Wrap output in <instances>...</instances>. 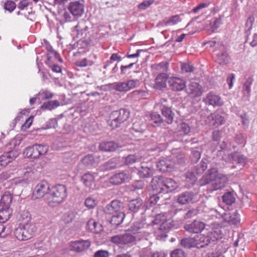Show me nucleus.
Wrapping results in <instances>:
<instances>
[{"mask_svg":"<svg viewBox=\"0 0 257 257\" xmlns=\"http://www.w3.org/2000/svg\"><path fill=\"white\" fill-rule=\"evenodd\" d=\"M228 181L226 175L219 173L217 169L210 168L199 181L200 186L210 185V191L220 190L224 188Z\"/></svg>","mask_w":257,"mask_h":257,"instance_id":"f257e3e1","label":"nucleus"},{"mask_svg":"<svg viewBox=\"0 0 257 257\" xmlns=\"http://www.w3.org/2000/svg\"><path fill=\"white\" fill-rule=\"evenodd\" d=\"M153 223L159 225L155 231L156 237L159 239H165L167 236L168 232L174 226L173 219L165 213L157 214Z\"/></svg>","mask_w":257,"mask_h":257,"instance_id":"f03ea898","label":"nucleus"},{"mask_svg":"<svg viewBox=\"0 0 257 257\" xmlns=\"http://www.w3.org/2000/svg\"><path fill=\"white\" fill-rule=\"evenodd\" d=\"M67 197V189L65 185L58 184L50 189L46 197L47 203L54 207L62 203Z\"/></svg>","mask_w":257,"mask_h":257,"instance_id":"7ed1b4c3","label":"nucleus"},{"mask_svg":"<svg viewBox=\"0 0 257 257\" xmlns=\"http://www.w3.org/2000/svg\"><path fill=\"white\" fill-rule=\"evenodd\" d=\"M37 227L33 222H28L20 224L14 231L16 237L19 240H27L33 237Z\"/></svg>","mask_w":257,"mask_h":257,"instance_id":"20e7f679","label":"nucleus"},{"mask_svg":"<svg viewBox=\"0 0 257 257\" xmlns=\"http://www.w3.org/2000/svg\"><path fill=\"white\" fill-rule=\"evenodd\" d=\"M130 114L129 110L124 108L112 111L108 121L109 125L112 128L119 127L121 123L127 120Z\"/></svg>","mask_w":257,"mask_h":257,"instance_id":"39448f33","label":"nucleus"},{"mask_svg":"<svg viewBox=\"0 0 257 257\" xmlns=\"http://www.w3.org/2000/svg\"><path fill=\"white\" fill-rule=\"evenodd\" d=\"M13 197L9 192H6L0 200V206L3 209V215L0 214V219L3 221L8 220L12 214V210L10 208L12 202Z\"/></svg>","mask_w":257,"mask_h":257,"instance_id":"423d86ee","label":"nucleus"},{"mask_svg":"<svg viewBox=\"0 0 257 257\" xmlns=\"http://www.w3.org/2000/svg\"><path fill=\"white\" fill-rule=\"evenodd\" d=\"M48 149V146L47 145L35 144L26 148L24 154L27 158L36 159L47 153Z\"/></svg>","mask_w":257,"mask_h":257,"instance_id":"0eeeda50","label":"nucleus"},{"mask_svg":"<svg viewBox=\"0 0 257 257\" xmlns=\"http://www.w3.org/2000/svg\"><path fill=\"white\" fill-rule=\"evenodd\" d=\"M218 214L221 216L224 222L228 223L230 225H235L239 222V215L237 211H235L233 213L226 212L221 215L218 214L216 210H211L209 216L212 217V219H213L214 218H217L218 217Z\"/></svg>","mask_w":257,"mask_h":257,"instance_id":"6e6552de","label":"nucleus"},{"mask_svg":"<svg viewBox=\"0 0 257 257\" xmlns=\"http://www.w3.org/2000/svg\"><path fill=\"white\" fill-rule=\"evenodd\" d=\"M139 82L138 79L128 80L125 82H118L112 83L113 88L118 91H127L137 87Z\"/></svg>","mask_w":257,"mask_h":257,"instance_id":"1a4fd4ad","label":"nucleus"},{"mask_svg":"<svg viewBox=\"0 0 257 257\" xmlns=\"http://www.w3.org/2000/svg\"><path fill=\"white\" fill-rule=\"evenodd\" d=\"M222 224L213 222L211 224V228L206 233L210 242L215 241L222 237L223 234L221 230Z\"/></svg>","mask_w":257,"mask_h":257,"instance_id":"9d476101","label":"nucleus"},{"mask_svg":"<svg viewBox=\"0 0 257 257\" xmlns=\"http://www.w3.org/2000/svg\"><path fill=\"white\" fill-rule=\"evenodd\" d=\"M136 237L129 233L114 235L111 237L110 241L117 244H129L135 242Z\"/></svg>","mask_w":257,"mask_h":257,"instance_id":"9b49d317","label":"nucleus"},{"mask_svg":"<svg viewBox=\"0 0 257 257\" xmlns=\"http://www.w3.org/2000/svg\"><path fill=\"white\" fill-rule=\"evenodd\" d=\"M224 116L219 111H216L211 113L207 118V122L210 126L218 127L225 123Z\"/></svg>","mask_w":257,"mask_h":257,"instance_id":"f8f14e48","label":"nucleus"},{"mask_svg":"<svg viewBox=\"0 0 257 257\" xmlns=\"http://www.w3.org/2000/svg\"><path fill=\"white\" fill-rule=\"evenodd\" d=\"M50 190L49 184L46 181H43L35 187L33 197L35 199L42 198L45 195L49 194Z\"/></svg>","mask_w":257,"mask_h":257,"instance_id":"ddd939ff","label":"nucleus"},{"mask_svg":"<svg viewBox=\"0 0 257 257\" xmlns=\"http://www.w3.org/2000/svg\"><path fill=\"white\" fill-rule=\"evenodd\" d=\"M148 227L149 225L145 221L141 220L134 222L130 227V230L134 234H140V237H143L147 235Z\"/></svg>","mask_w":257,"mask_h":257,"instance_id":"4468645a","label":"nucleus"},{"mask_svg":"<svg viewBox=\"0 0 257 257\" xmlns=\"http://www.w3.org/2000/svg\"><path fill=\"white\" fill-rule=\"evenodd\" d=\"M147 129V124L142 119L136 118L133 122L132 127L131 128V133L135 137H139Z\"/></svg>","mask_w":257,"mask_h":257,"instance_id":"2eb2a0df","label":"nucleus"},{"mask_svg":"<svg viewBox=\"0 0 257 257\" xmlns=\"http://www.w3.org/2000/svg\"><path fill=\"white\" fill-rule=\"evenodd\" d=\"M84 8L83 4L80 1L70 2L67 6V10L76 19L81 17L84 13Z\"/></svg>","mask_w":257,"mask_h":257,"instance_id":"dca6fc26","label":"nucleus"},{"mask_svg":"<svg viewBox=\"0 0 257 257\" xmlns=\"http://www.w3.org/2000/svg\"><path fill=\"white\" fill-rule=\"evenodd\" d=\"M91 245V241L88 240L79 239L71 242L70 245L71 250L81 252L87 249Z\"/></svg>","mask_w":257,"mask_h":257,"instance_id":"f3484780","label":"nucleus"},{"mask_svg":"<svg viewBox=\"0 0 257 257\" xmlns=\"http://www.w3.org/2000/svg\"><path fill=\"white\" fill-rule=\"evenodd\" d=\"M102 160L100 155L88 154L85 156L81 161L86 167L90 168L96 166Z\"/></svg>","mask_w":257,"mask_h":257,"instance_id":"a211bd4d","label":"nucleus"},{"mask_svg":"<svg viewBox=\"0 0 257 257\" xmlns=\"http://www.w3.org/2000/svg\"><path fill=\"white\" fill-rule=\"evenodd\" d=\"M123 204L120 201L115 200L112 201L110 203L107 204L104 209V212L108 214H114L122 211L123 208Z\"/></svg>","mask_w":257,"mask_h":257,"instance_id":"6ab92c4d","label":"nucleus"},{"mask_svg":"<svg viewBox=\"0 0 257 257\" xmlns=\"http://www.w3.org/2000/svg\"><path fill=\"white\" fill-rule=\"evenodd\" d=\"M170 88L175 91L183 90L186 87V81L181 78L173 77L168 81Z\"/></svg>","mask_w":257,"mask_h":257,"instance_id":"aec40b11","label":"nucleus"},{"mask_svg":"<svg viewBox=\"0 0 257 257\" xmlns=\"http://www.w3.org/2000/svg\"><path fill=\"white\" fill-rule=\"evenodd\" d=\"M205 227V223L201 221L195 220L191 223L185 224L184 229L189 232L198 233L201 232Z\"/></svg>","mask_w":257,"mask_h":257,"instance_id":"412c9836","label":"nucleus"},{"mask_svg":"<svg viewBox=\"0 0 257 257\" xmlns=\"http://www.w3.org/2000/svg\"><path fill=\"white\" fill-rule=\"evenodd\" d=\"M130 180V175L128 173L122 171L116 173L111 176L109 179L110 183L113 185H118L128 181Z\"/></svg>","mask_w":257,"mask_h":257,"instance_id":"4be33fe9","label":"nucleus"},{"mask_svg":"<svg viewBox=\"0 0 257 257\" xmlns=\"http://www.w3.org/2000/svg\"><path fill=\"white\" fill-rule=\"evenodd\" d=\"M19 153L16 150L6 152L0 157V166L5 167L18 157Z\"/></svg>","mask_w":257,"mask_h":257,"instance_id":"5701e85b","label":"nucleus"},{"mask_svg":"<svg viewBox=\"0 0 257 257\" xmlns=\"http://www.w3.org/2000/svg\"><path fill=\"white\" fill-rule=\"evenodd\" d=\"M174 163L171 160L164 158L160 160L157 164V169L162 172H169L173 171Z\"/></svg>","mask_w":257,"mask_h":257,"instance_id":"b1692460","label":"nucleus"},{"mask_svg":"<svg viewBox=\"0 0 257 257\" xmlns=\"http://www.w3.org/2000/svg\"><path fill=\"white\" fill-rule=\"evenodd\" d=\"M120 166V158L119 157H114L102 164L100 166V169L102 171H107L115 169Z\"/></svg>","mask_w":257,"mask_h":257,"instance_id":"393cba45","label":"nucleus"},{"mask_svg":"<svg viewBox=\"0 0 257 257\" xmlns=\"http://www.w3.org/2000/svg\"><path fill=\"white\" fill-rule=\"evenodd\" d=\"M164 177L161 176H156L152 178L151 186L152 189L157 193L164 192Z\"/></svg>","mask_w":257,"mask_h":257,"instance_id":"a878e982","label":"nucleus"},{"mask_svg":"<svg viewBox=\"0 0 257 257\" xmlns=\"http://www.w3.org/2000/svg\"><path fill=\"white\" fill-rule=\"evenodd\" d=\"M128 207L129 210L134 213L145 210L143 201L140 198H137L130 201L128 203Z\"/></svg>","mask_w":257,"mask_h":257,"instance_id":"bb28decb","label":"nucleus"},{"mask_svg":"<svg viewBox=\"0 0 257 257\" xmlns=\"http://www.w3.org/2000/svg\"><path fill=\"white\" fill-rule=\"evenodd\" d=\"M194 196L195 194L192 191L182 192L177 196V202L182 205L189 204L192 202Z\"/></svg>","mask_w":257,"mask_h":257,"instance_id":"cd10ccee","label":"nucleus"},{"mask_svg":"<svg viewBox=\"0 0 257 257\" xmlns=\"http://www.w3.org/2000/svg\"><path fill=\"white\" fill-rule=\"evenodd\" d=\"M160 109L162 115L165 118L164 119V122L168 124H172L174 120L175 114L172 111L170 107L166 105H163Z\"/></svg>","mask_w":257,"mask_h":257,"instance_id":"c85d7f7f","label":"nucleus"},{"mask_svg":"<svg viewBox=\"0 0 257 257\" xmlns=\"http://www.w3.org/2000/svg\"><path fill=\"white\" fill-rule=\"evenodd\" d=\"M119 148L118 144L113 141L102 142L100 143L99 149L103 152H114Z\"/></svg>","mask_w":257,"mask_h":257,"instance_id":"c756f323","label":"nucleus"},{"mask_svg":"<svg viewBox=\"0 0 257 257\" xmlns=\"http://www.w3.org/2000/svg\"><path fill=\"white\" fill-rule=\"evenodd\" d=\"M194 238L195 247L198 248L204 247L211 243L207 233L197 235Z\"/></svg>","mask_w":257,"mask_h":257,"instance_id":"7c9ffc66","label":"nucleus"},{"mask_svg":"<svg viewBox=\"0 0 257 257\" xmlns=\"http://www.w3.org/2000/svg\"><path fill=\"white\" fill-rule=\"evenodd\" d=\"M206 103L212 105L214 106H221L223 104V102L221 97L212 92L209 93L206 96L205 99Z\"/></svg>","mask_w":257,"mask_h":257,"instance_id":"2f4dec72","label":"nucleus"},{"mask_svg":"<svg viewBox=\"0 0 257 257\" xmlns=\"http://www.w3.org/2000/svg\"><path fill=\"white\" fill-rule=\"evenodd\" d=\"M187 92L192 97L199 96L202 94L201 86L196 82H191L188 85Z\"/></svg>","mask_w":257,"mask_h":257,"instance_id":"473e14b6","label":"nucleus"},{"mask_svg":"<svg viewBox=\"0 0 257 257\" xmlns=\"http://www.w3.org/2000/svg\"><path fill=\"white\" fill-rule=\"evenodd\" d=\"M179 183L173 179L164 177V192L168 193L172 192L179 187Z\"/></svg>","mask_w":257,"mask_h":257,"instance_id":"72a5a7b5","label":"nucleus"},{"mask_svg":"<svg viewBox=\"0 0 257 257\" xmlns=\"http://www.w3.org/2000/svg\"><path fill=\"white\" fill-rule=\"evenodd\" d=\"M155 173V169L151 165L142 166L139 170L138 174L141 178H146L152 177Z\"/></svg>","mask_w":257,"mask_h":257,"instance_id":"f704fd0d","label":"nucleus"},{"mask_svg":"<svg viewBox=\"0 0 257 257\" xmlns=\"http://www.w3.org/2000/svg\"><path fill=\"white\" fill-rule=\"evenodd\" d=\"M168 75L166 73H162L159 74L155 79V84L154 87L158 89H163L166 87L167 80Z\"/></svg>","mask_w":257,"mask_h":257,"instance_id":"c9c22d12","label":"nucleus"},{"mask_svg":"<svg viewBox=\"0 0 257 257\" xmlns=\"http://www.w3.org/2000/svg\"><path fill=\"white\" fill-rule=\"evenodd\" d=\"M215 61L220 65H226L230 61V57L227 52L223 50L216 54Z\"/></svg>","mask_w":257,"mask_h":257,"instance_id":"e433bc0d","label":"nucleus"},{"mask_svg":"<svg viewBox=\"0 0 257 257\" xmlns=\"http://www.w3.org/2000/svg\"><path fill=\"white\" fill-rule=\"evenodd\" d=\"M246 157L242 155H240L237 152L232 153L228 155L229 161L235 162L238 164L244 165L246 162Z\"/></svg>","mask_w":257,"mask_h":257,"instance_id":"4c0bfd02","label":"nucleus"},{"mask_svg":"<svg viewBox=\"0 0 257 257\" xmlns=\"http://www.w3.org/2000/svg\"><path fill=\"white\" fill-rule=\"evenodd\" d=\"M60 16L61 21L63 23H68L76 21L77 19L66 10L64 9L59 12Z\"/></svg>","mask_w":257,"mask_h":257,"instance_id":"58836bf2","label":"nucleus"},{"mask_svg":"<svg viewBox=\"0 0 257 257\" xmlns=\"http://www.w3.org/2000/svg\"><path fill=\"white\" fill-rule=\"evenodd\" d=\"M124 217L125 214L123 212L113 214L110 223L114 227H116L122 222Z\"/></svg>","mask_w":257,"mask_h":257,"instance_id":"ea45409f","label":"nucleus"},{"mask_svg":"<svg viewBox=\"0 0 257 257\" xmlns=\"http://www.w3.org/2000/svg\"><path fill=\"white\" fill-rule=\"evenodd\" d=\"M150 118L154 127L160 126L162 125H165L164 119L162 118L161 116L157 112H154L150 114Z\"/></svg>","mask_w":257,"mask_h":257,"instance_id":"a19ab883","label":"nucleus"},{"mask_svg":"<svg viewBox=\"0 0 257 257\" xmlns=\"http://www.w3.org/2000/svg\"><path fill=\"white\" fill-rule=\"evenodd\" d=\"M60 105V103L58 100H51L44 102L40 108L43 110H52Z\"/></svg>","mask_w":257,"mask_h":257,"instance_id":"79ce46f5","label":"nucleus"},{"mask_svg":"<svg viewBox=\"0 0 257 257\" xmlns=\"http://www.w3.org/2000/svg\"><path fill=\"white\" fill-rule=\"evenodd\" d=\"M253 79L251 77H248L246 80L243 86L242 92L243 98L247 100L250 96V86L252 84Z\"/></svg>","mask_w":257,"mask_h":257,"instance_id":"37998d69","label":"nucleus"},{"mask_svg":"<svg viewBox=\"0 0 257 257\" xmlns=\"http://www.w3.org/2000/svg\"><path fill=\"white\" fill-rule=\"evenodd\" d=\"M86 28H87V27H85L84 29H86ZM85 31L86 30L84 31L82 29L80 30V25L79 23H78L77 25L73 28L72 35L74 36L75 38H77V39H81L85 37Z\"/></svg>","mask_w":257,"mask_h":257,"instance_id":"c03bdc74","label":"nucleus"},{"mask_svg":"<svg viewBox=\"0 0 257 257\" xmlns=\"http://www.w3.org/2000/svg\"><path fill=\"white\" fill-rule=\"evenodd\" d=\"M201 155V148L197 147L191 150L190 159L192 163H196L200 159Z\"/></svg>","mask_w":257,"mask_h":257,"instance_id":"a18cd8bd","label":"nucleus"},{"mask_svg":"<svg viewBox=\"0 0 257 257\" xmlns=\"http://www.w3.org/2000/svg\"><path fill=\"white\" fill-rule=\"evenodd\" d=\"M180 244L182 247L185 248H190L195 247L194 237L184 238L180 240Z\"/></svg>","mask_w":257,"mask_h":257,"instance_id":"49530a36","label":"nucleus"},{"mask_svg":"<svg viewBox=\"0 0 257 257\" xmlns=\"http://www.w3.org/2000/svg\"><path fill=\"white\" fill-rule=\"evenodd\" d=\"M81 180L85 186L91 187L94 184V177L92 174L88 173L82 176Z\"/></svg>","mask_w":257,"mask_h":257,"instance_id":"de8ad7c7","label":"nucleus"},{"mask_svg":"<svg viewBox=\"0 0 257 257\" xmlns=\"http://www.w3.org/2000/svg\"><path fill=\"white\" fill-rule=\"evenodd\" d=\"M223 202L228 205H231L235 201V198L233 193L227 192L222 197Z\"/></svg>","mask_w":257,"mask_h":257,"instance_id":"09e8293b","label":"nucleus"},{"mask_svg":"<svg viewBox=\"0 0 257 257\" xmlns=\"http://www.w3.org/2000/svg\"><path fill=\"white\" fill-rule=\"evenodd\" d=\"M181 21L179 15H175L170 17L168 19H165L162 21V24L165 26L174 25Z\"/></svg>","mask_w":257,"mask_h":257,"instance_id":"8fccbe9b","label":"nucleus"},{"mask_svg":"<svg viewBox=\"0 0 257 257\" xmlns=\"http://www.w3.org/2000/svg\"><path fill=\"white\" fill-rule=\"evenodd\" d=\"M98 223L93 219H90L87 223L86 227L88 230L93 232H98L101 229L98 228Z\"/></svg>","mask_w":257,"mask_h":257,"instance_id":"3c124183","label":"nucleus"},{"mask_svg":"<svg viewBox=\"0 0 257 257\" xmlns=\"http://www.w3.org/2000/svg\"><path fill=\"white\" fill-rule=\"evenodd\" d=\"M141 161V158L135 155H130L125 159L124 164L126 165H132L135 163L140 162Z\"/></svg>","mask_w":257,"mask_h":257,"instance_id":"603ef678","label":"nucleus"},{"mask_svg":"<svg viewBox=\"0 0 257 257\" xmlns=\"http://www.w3.org/2000/svg\"><path fill=\"white\" fill-rule=\"evenodd\" d=\"M33 173L31 171H27L25 173L24 178L23 179H19L16 181V183H27L31 181L33 179Z\"/></svg>","mask_w":257,"mask_h":257,"instance_id":"864d4df0","label":"nucleus"},{"mask_svg":"<svg viewBox=\"0 0 257 257\" xmlns=\"http://www.w3.org/2000/svg\"><path fill=\"white\" fill-rule=\"evenodd\" d=\"M98 201L93 197H89L86 199L85 201V205L88 209L94 208L97 204Z\"/></svg>","mask_w":257,"mask_h":257,"instance_id":"5fc2aeb1","label":"nucleus"},{"mask_svg":"<svg viewBox=\"0 0 257 257\" xmlns=\"http://www.w3.org/2000/svg\"><path fill=\"white\" fill-rule=\"evenodd\" d=\"M207 168V163L202 160L199 164L197 165L196 168V172L197 174H202Z\"/></svg>","mask_w":257,"mask_h":257,"instance_id":"6e6d98bb","label":"nucleus"},{"mask_svg":"<svg viewBox=\"0 0 257 257\" xmlns=\"http://www.w3.org/2000/svg\"><path fill=\"white\" fill-rule=\"evenodd\" d=\"M75 217L73 212L69 211L65 213L62 216V220L65 223L71 222Z\"/></svg>","mask_w":257,"mask_h":257,"instance_id":"4d7b16f0","label":"nucleus"},{"mask_svg":"<svg viewBox=\"0 0 257 257\" xmlns=\"http://www.w3.org/2000/svg\"><path fill=\"white\" fill-rule=\"evenodd\" d=\"M179 131L184 135H187L190 132V127L188 124L183 122L179 126Z\"/></svg>","mask_w":257,"mask_h":257,"instance_id":"13d9d810","label":"nucleus"},{"mask_svg":"<svg viewBox=\"0 0 257 257\" xmlns=\"http://www.w3.org/2000/svg\"><path fill=\"white\" fill-rule=\"evenodd\" d=\"M39 95L42 100L49 99L52 98L54 94L49 90H42L39 92Z\"/></svg>","mask_w":257,"mask_h":257,"instance_id":"bf43d9fd","label":"nucleus"},{"mask_svg":"<svg viewBox=\"0 0 257 257\" xmlns=\"http://www.w3.org/2000/svg\"><path fill=\"white\" fill-rule=\"evenodd\" d=\"M145 185L143 180H137L135 181L132 185V190L142 189Z\"/></svg>","mask_w":257,"mask_h":257,"instance_id":"052dcab7","label":"nucleus"},{"mask_svg":"<svg viewBox=\"0 0 257 257\" xmlns=\"http://www.w3.org/2000/svg\"><path fill=\"white\" fill-rule=\"evenodd\" d=\"M16 5L15 2L12 1H8L4 5V9L5 10L12 13L16 8Z\"/></svg>","mask_w":257,"mask_h":257,"instance_id":"680f3d73","label":"nucleus"},{"mask_svg":"<svg viewBox=\"0 0 257 257\" xmlns=\"http://www.w3.org/2000/svg\"><path fill=\"white\" fill-rule=\"evenodd\" d=\"M195 68L190 63H182L181 64V70L184 72H192L194 71Z\"/></svg>","mask_w":257,"mask_h":257,"instance_id":"e2e57ef3","label":"nucleus"},{"mask_svg":"<svg viewBox=\"0 0 257 257\" xmlns=\"http://www.w3.org/2000/svg\"><path fill=\"white\" fill-rule=\"evenodd\" d=\"M154 2V0H145L139 5L138 8L140 10H145L153 4Z\"/></svg>","mask_w":257,"mask_h":257,"instance_id":"0e129e2a","label":"nucleus"},{"mask_svg":"<svg viewBox=\"0 0 257 257\" xmlns=\"http://www.w3.org/2000/svg\"><path fill=\"white\" fill-rule=\"evenodd\" d=\"M186 178L188 181L191 184H194L196 181V177L195 174L192 171H188L186 173Z\"/></svg>","mask_w":257,"mask_h":257,"instance_id":"69168bd1","label":"nucleus"},{"mask_svg":"<svg viewBox=\"0 0 257 257\" xmlns=\"http://www.w3.org/2000/svg\"><path fill=\"white\" fill-rule=\"evenodd\" d=\"M171 257H186V254L181 249H176L171 253Z\"/></svg>","mask_w":257,"mask_h":257,"instance_id":"338daca9","label":"nucleus"},{"mask_svg":"<svg viewBox=\"0 0 257 257\" xmlns=\"http://www.w3.org/2000/svg\"><path fill=\"white\" fill-rule=\"evenodd\" d=\"M109 254L110 253L108 251L100 249L94 253L93 257H109Z\"/></svg>","mask_w":257,"mask_h":257,"instance_id":"774afa93","label":"nucleus"}]
</instances>
